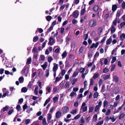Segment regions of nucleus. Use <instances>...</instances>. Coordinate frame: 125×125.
Returning <instances> with one entry per match:
<instances>
[{
	"mask_svg": "<svg viewBox=\"0 0 125 125\" xmlns=\"http://www.w3.org/2000/svg\"><path fill=\"white\" fill-rule=\"evenodd\" d=\"M19 80L20 83H22L23 82L24 78L22 77H21L19 78Z\"/></svg>",
	"mask_w": 125,
	"mask_h": 125,
	"instance_id": "obj_26",
	"label": "nucleus"
},
{
	"mask_svg": "<svg viewBox=\"0 0 125 125\" xmlns=\"http://www.w3.org/2000/svg\"><path fill=\"white\" fill-rule=\"evenodd\" d=\"M98 93L97 92H95L93 94L94 98H97L98 96Z\"/></svg>",
	"mask_w": 125,
	"mask_h": 125,
	"instance_id": "obj_25",
	"label": "nucleus"
},
{
	"mask_svg": "<svg viewBox=\"0 0 125 125\" xmlns=\"http://www.w3.org/2000/svg\"><path fill=\"white\" fill-rule=\"evenodd\" d=\"M102 31V28L101 27L99 28L98 30V33L99 34H100Z\"/></svg>",
	"mask_w": 125,
	"mask_h": 125,
	"instance_id": "obj_51",
	"label": "nucleus"
},
{
	"mask_svg": "<svg viewBox=\"0 0 125 125\" xmlns=\"http://www.w3.org/2000/svg\"><path fill=\"white\" fill-rule=\"evenodd\" d=\"M67 55V53L66 51L64 52L62 54V59L65 58Z\"/></svg>",
	"mask_w": 125,
	"mask_h": 125,
	"instance_id": "obj_15",
	"label": "nucleus"
},
{
	"mask_svg": "<svg viewBox=\"0 0 125 125\" xmlns=\"http://www.w3.org/2000/svg\"><path fill=\"white\" fill-rule=\"evenodd\" d=\"M77 78L74 79L71 82V83L72 84H74L77 81Z\"/></svg>",
	"mask_w": 125,
	"mask_h": 125,
	"instance_id": "obj_42",
	"label": "nucleus"
},
{
	"mask_svg": "<svg viewBox=\"0 0 125 125\" xmlns=\"http://www.w3.org/2000/svg\"><path fill=\"white\" fill-rule=\"evenodd\" d=\"M69 62L67 60H66L65 62V67H69Z\"/></svg>",
	"mask_w": 125,
	"mask_h": 125,
	"instance_id": "obj_41",
	"label": "nucleus"
},
{
	"mask_svg": "<svg viewBox=\"0 0 125 125\" xmlns=\"http://www.w3.org/2000/svg\"><path fill=\"white\" fill-rule=\"evenodd\" d=\"M54 42V40L52 37H50L49 39V42H48V44L52 45L53 43Z\"/></svg>",
	"mask_w": 125,
	"mask_h": 125,
	"instance_id": "obj_12",
	"label": "nucleus"
},
{
	"mask_svg": "<svg viewBox=\"0 0 125 125\" xmlns=\"http://www.w3.org/2000/svg\"><path fill=\"white\" fill-rule=\"evenodd\" d=\"M120 25L121 28H122L124 26H125V21L121 22L120 24Z\"/></svg>",
	"mask_w": 125,
	"mask_h": 125,
	"instance_id": "obj_36",
	"label": "nucleus"
},
{
	"mask_svg": "<svg viewBox=\"0 0 125 125\" xmlns=\"http://www.w3.org/2000/svg\"><path fill=\"white\" fill-rule=\"evenodd\" d=\"M32 110V108H28L27 109V111H26V112L27 113H29Z\"/></svg>",
	"mask_w": 125,
	"mask_h": 125,
	"instance_id": "obj_49",
	"label": "nucleus"
},
{
	"mask_svg": "<svg viewBox=\"0 0 125 125\" xmlns=\"http://www.w3.org/2000/svg\"><path fill=\"white\" fill-rule=\"evenodd\" d=\"M104 122V121H101L98 122L96 125H102Z\"/></svg>",
	"mask_w": 125,
	"mask_h": 125,
	"instance_id": "obj_61",
	"label": "nucleus"
},
{
	"mask_svg": "<svg viewBox=\"0 0 125 125\" xmlns=\"http://www.w3.org/2000/svg\"><path fill=\"white\" fill-rule=\"evenodd\" d=\"M47 63L46 62H45L43 64L41 65V67L44 70L46 69V68L47 66Z\"/></svg>",
	"mask_w": 125,
	"mask_h": 125,
	"instance_id": "obj_18",
	"label": "nucleus"
},
{
	"mask_svg": "<svg viewBox=\"0 0 125 125\" xmlns=\"http://www.w3.org/2000/svg\"><path fill=\"white\" fill-rule=\"evenodd\" d=\"M110 31L112 33H113L115 31L116 29L113 25H112L110 28Z\"/></svg>",
	"mask_w": 125,
	"mask_h": 125,
	"instance_id": "obj_9",
	"label": "nucleus"
},
{
	"mask_svg": "<svg viewBox=\"0 0 125 125\" xmlns=\"http://www.w3.org/2000/svg\"><path fill=\"white\" fill-rule=\"evenodd\" d=\"M52 17L50 16H48L46 17V19L48 21H50L52 19Z\"/></svg>",
	"mask_w": 125,
	"mask_h": 125,
	"instance_id": "obj_33",
	"label": "nucleus"
},
{
	"mask_svg": "<svg viewBox=\"0 0 125 125\" xmlns=\"http://www.w3.org/2000/svg\"><path fill=\"white\" fill-rule=\"evenodd\" d=\"M87 106H85L84 107H83L82 109L83 111V112H85L87 110Z\"/></svg>",
	"mask_w": 125,
	"mask_h": 125,
	"instance_id": "obj_57",
	"label": "nucleus"
},
{
	"mask_svg": "<svg viewBox=\"0 0 125 125\" xmlns=\"http://www.w3.org/2000/svg\"><path fill=\"white\" fill-rule=\"evenodd\" d=\"M85 8H84L83 9H82L81 10V16L82 15H83L84 13H85Z\"/></svg>",
	"mask_w": 125,
	"mask_h": 125,
	"instance_id": "obj_32",
	"label": "nucleus"
},
{
	"mask_svg": "<svg viewBox=\"0 0 125 125\" xmlns=\"http://www.w3.org/2000/svg\"><path fill=\"white\" fill-rule=\"evenodd\" d=\"M100 107V106H99L98 105H96L95 108V111L96 112Z\"/></svg>",
	"mask_w": 125,
	"mask_h": 125,
	"instance_id": "obj_50",
	"label": "nucleus"
},
{
	"mask_svg": "<svg viewBox=\"0 0 125 125\" xmlns=\"http://www.w3.org/2000/svg\"><path fill=\"white\" fill-rule=\"evenodd\" d=\"M31 61V57L29 58L27 60V64H29L30 63Z\"/></svg>",
	"mask_w": 125,
	"mask_h": 125,
	"instance_id": "obj_35",
	"label": "nucleus"
},
{
	"mask_svg": "<svg viewBox=\"0 0 125 125\" xmlns=\"http://www.w3.org/2000/svg\"><path fill=\"white\" fill-rule=\"evenodd\" d=\"M117 8V6L115 4L113 5L112 7V10L113 11H115L116 10Z\"/></svg>",
	"mask_w": 125,
	"mask_h": 125,
	"instance_id": "obj_16",
	"label": "nucleus"
},
{
	"mask_svg": "<svg viewBox=\"0 0 125 125\" xmlns=\"http://www.w3.org/2000/svg\"><path fill=\"white\" fill-rule=\"evenodd\" d=\"M39 37L37 36H36L33 38V41L34 42H35L37 41Z\"/></svg>",
	"mask_w": 125,
	"mask_h": 125,
	"instance_id": "obj_24",
	"label": "nucleus"
},
{
	"mask_svg": "<svg viewBox=\"0 0 125 125\" xmlns=\"http://www.w3.org/2000/svg\"><path fill=\"white\" fill-rule=\"evenodd\" d=\"M109 17V14L108 13L106 14L104 16V18L105 19H107Z\"/></svg>",
	"mask_w": 125,
	"mask_h": 125,
	"instance_id": "obj_62",
	"label": "nucleus"
},
{
	"mask_svg": "<svg viewBox=\"0 0 125 125\" xmlns=\"http://www.w3.org/2000/svg\"><path fill=\"white\" fill-rule=\"evenodd\" d=\"M28 67H25L24 69L22 70L21 73L22 74H24L26 76L27 75V74L28 72Z\"/></svg>",
	"mask_w": 125,
	"mask_h": 125,
	"instance_id": "obj_2",
	"label": "nucleus"
},
{
	"mask_svg": "<svg viewBox=\"0 0 125 125\" xmlns=\"http://www.w3.org/2000/svg\"><path fill=\"white\" fill-rule=\"evenodd\" d=\"M114 80L116 83H117L118 81V78L116 76H115L114 77Z\"/></svg>",
	"mask_w": 125,
	"mask_h": 125,
	"instance_id": "obj_29",
	"label": "nucleus"
},
{
	"mask_svg": "<svg viewBox=\"0 0 125 125\" xmlns=\"http://www.w3.org/2000/svg\"><path fill=\"white\" fill-rule=\"evenodd\" d=\"M79 72L78 71L74 72L73 75L72 77H75L78 74Z\"/></svg>",
	"mask_w": 125,
	"mask_h": 125,
	"instance_id": "obj_28",
	"label": "nucleus"
},
{
	"mask_svg": "<svg viewBox=\"0 0 125 125\" xmlns=\"http://www.w3.org/2000/svg\"><path fill=\"white\" fill-rule=\"evenodd\" d=\"M76 94L75 92H73L71 93L70 95L71 97H73V96L76 95Z\"/></svg>",
	"mask_w": 125,
	"mask_h": 125,
	"instance_id": "obj_54",
	"label": "nucleus"
},
{
	"mask_svg": "<svg viewBox=\"0 0 125 125\" xmlns=\"http://www.w3.org/2000/svg\"><path fill=\"white\" fill-rule=\"evenodd\" d=\"M117 18H116L115 20H114L113 22V26H116V22H117Z\"/></svg>",
	"mask_w": 125,
	"mask_h": 125,
	"instance_id": "obj_48",
	"label": "nucleus"
},
{
	"mask_svg": "<svg viewBox=\"0 0 125 125\" xmlns=\"http://www.w3.org/2000/svg\"><path fill=\"white\" fill-rule=\"evenodd\" d=\"M66 72L65 70L64 69L62 70L61 72V75L62 76L64 75Z\"/></svg>",
	"mask_w": 125,
	"mask_h": 125,
	"instance_id": "obj_58",
	"label": "nucleus"
},
{
	"mask_svg": "<svg viewBox=\"0 0 125 125\" xmlns=\"http://www.w3.org/2000/svg\"><path fill=\"white\" fill-rule=\"evenodd\" d=\"M77 112V110L76 109H73L70 112V113L73 115H75L76 114Z\"/></svg>",
	"mask_w": 125,
	"mask_h": 125,
	"instance_id": "obj_19",
	"label": "nucleus"
},
{
	"mask_svg": "<svg viewBox=\"0 0 125 125\" xmlns=\"http://www.w3.org/2000/svg\"><path fill=\"white\" fill-rule=\"evenodd\" d=\"M72 23L73 24H75L77 23L78 22V21L77 20L75 19H73L72 21Z\"/></svg>",
	"mask_w": 125,
	"mask_h": 125,
	"instance_id": "obj_60",
	"label": "nucleus"
},
{
	"mask_svg": "<svg viewBox=\"0 0 125 125\" xmlns=\"http://www.w3.org/2000/svg\"><path fill=\"white\" fill-rule=\"evenodd\" d=\"M79 12L78 10H76L73 13V15L74 17L75 18H77Z\"/></svg>",
	"mask_w": 125,
	"mask_h": 125,
	"instance_id": "obj_8",
	"label": "nucleus"
},
{
	"mask_svg": "<svg viewBox=\"0 0 125 125\" xmlns=\"http://www.w3.org/2000/svg\"><path fill=\"white\" fill-rule=\"evenodd\" d=\"M93 119L94 120L96 121L97 119V115L96 114H95L94 115Z\"/></svg>",
	"mask_w": 125,
	"mask_h": 125,
	"instance_id": "obj_56",
	"label": "nucleus"
},
{
	"mask_svg": "<svg viewBox=\"0 0 125 125\" xmlns=\"http://www.w3.org/2000/svg\"><path fill=\"white\" fill-rule=\"evenodd\" d=\"M109 119L111 120L112 121V122H114L116 119V118H115L113 116L112 117H110L109 118Z\"/></svg>",
	"mask_w": 125,
	"mask_h": 125,
	"instance_id": "obj_43",
	"label": "nucleus"
},
{
	"mask_svg": "<svg viewBox=\"0 0 125 125\" xmlns=\"http://www.w3.org/2000/svg\"><path fill=\"white\" fill-rule=\"evenodd\" d=\"M42 123L43 124V125H46L47 124V123L46 122V120L45 118H43L42 120Z\"/></svg>",
	"mask_w": 125,
	"mask_h": 125,
	"instance_id": "obj_59",
	"label": "nucleus"
},
{
	"mask_svg": "<svg viewBox=\"0 0 125 125\" xmlns=\"http://www.w3.org/2000/svg\"><path fill=\"white\" fill-rule=\"evenodd\" d=\"M38 86H37L35 89L34 92L36 95H37L38 94Z\"/></svg>",
	"mask_w": 125,
	"mask_h": 125,
	"instance_id": "obj_30",
	"label": "nucleus"
},
{
	"mask_svg": "<svg viewBox=\"0 0 125 125\" xmlns=\"http://www.w3.org/2000/svg\"><path fill=\"white\" fill-rule=\"evenodd\" d=\"M89 24L90 27L95 26L96 25V21L95 20H91L90 21Z\"/></svg>",
	"mask_w": 125,
	"mask_h": 125,
	"instance_id": "obj_1",
	"label": "nucleus"
},
{
	"mask_svg": "<svg viewBox=\"0 0 125 125\" xmlns=\"http://www.w3.org/2000/svg\"><path fill=\"white\" fill-rule=\"evenodd\" d=\"M109 69L106 67H105L103 70V72L104 73H106L108 72L109 71Z\"/></svg>",
	"mask_w": 125,
	"mask_h": 125,
	"instance_id": "obj_46",
	"label": "nucleus"
},
{
	"mask_svg": "<svg viewBox=\"0 0 125 125\" xmlns=\"http://www.w3.org/2000/svg\"><path fill=\"white\" fill-rule=\"evenodd\" d=\"M53 58L51 56L48 57V61L49 62H51Z\"/></svg>",
	"mask_w": 125,
	"mask_h": 125,
	"instance_id": "obj_53",
	"label": "nucleus"
},
{
	"mask_svg": "<svg viewBox=\"0 0 125 125\" xmlns=\"http://www.w3.org/2000/svg\"><path fill=\"white\" fill-rule=\"evenodd\" d=\"M110 75H106L103 76V78L104 80L109 79L110 78Z\"/></svg>",
	"mask_w": 125,
	"mask_h": 125,
	"instance_id": "obj_27",
	"label": "nucleus"
},
{
	"mask_svg": "<svg viewBox=\"0 0 125 125\" xmlns=\"http://www.w3.org/2000/svg\"><path fill=\"white\" fill-rule=\"evenodd\" d=\"M46 90L47 91L46 93V94H47L48 93H50L51 91V88L49 86H47L46 88Z\"/></svg>",
	"mask_w": 125,
	"mask_h": 125,
	"instance_id": "obj_17",
	"label": "nucleus"
},
{
	"mask_svg": "<svg viewBox=\"0 0 125 125\" xmlns=\"http://www.w3.org/2000/svg\"><path fill=\"white\" fill-rule=\"evenodd\" d=\"M76 44L75 43H72L71 44V47L72 48L74 49L75 47Z\"/></svg>",
	"mask_w": 125,
	"mask_h": 125,
	"instance_id": "obj_63",
	"label": "nucleus"
},
{
	"mask_svg": "<svg viewBox=\"0 0 125 125\" xmlns=\"http://www.w3.org/2000/svg\"><path fill=\"white\" fill-rule=\"evenodd\" d=\"M55 109V108L54 107H52L51 108L50 110L49 111V113H52L53 112Z\"/></svg>",
	"mask_w": 125,
	"mask_h": 125,
	"instance_id": "obj_64",
	"label": "nucleus"
},
{
	"mask_svg": "<svg viewBox=\"0 0 125 125\" xmlns=\"http://www.w3.org/2000/svg\"><path fill=\"white\" fill-rule=\"evenodd\" d=\"M121 15V12L120 10H118L117 12L116 15V17H119Z\"/></svg>",
	"mask_w": 125,
	"mask_h": 125,
	"instance_id": "obj_45",
	"label": "nucleus"
},
{
	"mask_svg": "<svg viewBox=\"0 0 125 125\" xmlns=\"http://www.w3.org/2000/svg\"><path fill=\"white\" fill-rule=\"evenodd\" d=\"M53 66L52 69V71L53 72H56L58 69V65L55 63H53Z\"/></svg>",
	"mask_w": 125,
	"mask_h": 125,
	"instance_id": "obj_6",
	"label": "nucleus"
},
{
	"mask_svg": "<svg viewBox=\"0 0 125 125\" xmlns=\"http://www.w3.org/2000/svg\"><path fill=\"white\" fill-rule=\"evenodd\" d=\"M8 108V106H6L5 107L3 108L0 111V113L1 115H1L3 114V113L5 111H7Z\"/></svg>",
	"mask_w": 125,
	"mask_h": 125,
	"instance_id": "obj_3",
	"label": "nucleus"
},
{
	"mask_svg": "<svg viewBox=\"0 0 125 125\" xmlns=\"http://www.w3.org/2000/svg\"><path fill=\"white\" fill-rule=\"evenodd\" d=\"M112 41V39L111 38H109L106 41V44H110Z\"/></svg>",
	"mask_w": 125,
	"mask_h": 125,
	"instance_id": "obj_21",
	"label": "nucleus"
},
{
	"mask_svg": "<svg viewBox=\"0 0 125 125\" xmlns=\"http://www.w3.org/2000/svg\"><path fill=\"white\" fill-rule=\"evenodd\" d=\"M94 80L93 78H91L90 79V85H93L94 84Z\"/></svg>",
	"mask_w": 125,
	"mask_h": 125,
	"instance_id": "obj_31",
	"label": "nucleus"
},
{
	"mask_svg": "<svg viewBox=\"0 0 125 125\" xmlns=\"http://www.w3.org/2000/svg\"><path fill=\"white\" fill-rule=\"evenodd\" d=\"M111 110L110 109H108L107 110V111L105 115H109L110 113Z\"/></svg>",
	"mask_w": 125,
	"mask_h": 125,
	"instance_id": "obj_52",
	"label": "nucleus"
},
{
	"mask_svg": "<svg viewBox=\"0 0 125 125\" xmlns=\"http://www.w3.org/2000/svg\"><path fill=\"white\" fill-rule=\"evenodd\" d=\"M65 6V4H64L63 5H62L60 7V10L61 11L63 10Z\"/></svg>",
	"mask_w": 125,
	"mask_h": 125,
	"instance_id": "obj_40",
	"label": "nucleus"
},
{
	"mask_svg": "<svg viewBox=\"0 0 125 125\" xmlns=\"http://www.w3.org/2000/svg\"><path fill=\"white\" fill-rule=\"evenodd\" d=\"M30 120L29 119H26L25 121V123L26 125L30 123Z\"/></svg>",
	"mask_w": 125,
	"mask_h": 125,
	"instance_id": "obj_55",
	"label": "nucleus"
},
{
	"mask_svg": "<svg viewBox=\"0 0 125 125\" xmlns=\"http://www.w3.org/2000/svg\"><path fill=\"white\" fill-rule=\"evenodd\" d=\"M62 116V112L60 110L57 111L55 114V117L57 118H59Z\"/></svg>",
	"mask_w": 125,
	"mask_h": 125,
	"instance_id": "obj_4",
	"label": "nucleus"
},
{
	"mask_svg": "<svg viewBox=\"0 0 125 125\" xmlns=\"http://www.w3.org/2000/svg\"><path fill=\"white\" fill-rule=\"evenodd\" d=\"M98 9L99 7L97 5H94L93 8V9L95 12H96L98 11Z\"/></svg>",
	"mask_w": 125,
	"mask_h": 125,
	"instance_id": "obj_20",
	"label": "nucleus"
},
{
	"mask_svg": "<svg viewBox=\"0 0 125 125\" xmlns=\"http://www.w3.org/2000/svg\"><path fill=\"white\" fill-rule=\"evenodd\" d=\"M99 44V42H96L95 44V43H93L90 46V48L92 49L94 47L95 48H96L97 47Z\"/></svg>",
	"mask_w": 125,
	"mask_h": 125,
	"instance_id": "obj_5",
	"label": "nucleus"
},
{
	"mask_svg": "<svg viewBox=\"0 0 125 125\" xmlns=\"http://www.w3.org/2000/svg\"><path fill=\"white\" fill-rule=\"evenodd\" d=\"M27 89L25 87H23L21 89V90L22 92L25 93L27 91Z\"/></svg>",
	"mask_w": 125,
	"mask_h": 125,
	"instance_id": "obj_38",
	"label": "nucleus"
},
{
	"mask_svg": "<svg viewBox=\"0 0 125 125\" xmlns=\"http://www.w3.org/2000/svg\"><path fill=\"white\" fill-rule=\"evenodd\" d=\"M16 109L18 112L20 111L21 110V106L19 105H17L16 107Z\"/></svg>",
	"mask_w": 125,
	"mask_h": 125,
	"instance_id": "obj_37",
	"label": "nucleus"
},
{
	"mask_svg": "<svg viewBox=\"0 0 125 125\" xmlns=\"http://www.w3.org/2000/svg\"><path fill=\"white\" fill-rule=\"evenodd\" d=\"M59 63L60 69L61 70H62L63 68L64 65L63 64L62 62L61 61H59Z\"/></svg>",
	"mask_w": 125,
	"mask_h": 125,
	"instance_id": "obj_14",
	"label": "nucleus"
},
{
	"mask_svg": "<svg viewBox=\"0 0 125 125\" xmlns=\"http://www.w3.org/2000/svg\"><path fill=\"white\" fill-rule=\"evenodd\" d=\"M69 83L68 82H66L65 85L64 87L66 89H67L69 87Z\"/></svg>",
	"mask_w": 125,
	"mask_h": 125,
	"instance_id": "obj_39",
	"label": "nucleus"
},
{
	"mask_svg": "<svg viewBox=\"0 0 125 125\" xmlns=\"http://www.w3.org/2000/svg\"><path fill=\"white\" fill-rule=\"evenodd\" d=\"M108 104V102L106 101L105 100L104 102L103 106L105 107Z\"/></svg>",
	"mask_w": 125,
	"mask_h": 125,
	"instance_id": "obj_47",
	"label": "nucleus"
},
{
	"mask_svg": "<svg viewBox=\"0 0 125 125\" xmlns=\"http://www.w3.org/2000/svg\"><path fill=\"white\" fill-rule=\"evenodd\" d=\"M59 96L58 94L56 95V96L54 97L53 98V101L54 103H55L56 101H57L58 99Z\"/></svg>",
	"mask_w": 125,
	"mask_h": 125,
	"instance_id": "obj_10",
	"label": "nucleus"
},
{
	"mask_svg": "<svg viewBox=\"0 0 125 125\" xmlns=\"http://www.w3.org/2000/svg\"><path fill=\"white\" fill-rule=\"evenodd\" d=\"M99 75V74L98 73H95L94 75H93V77L92 78H93V79H95L98 77Z\"/></svg>",
	"mask_w": 125,
	"mask_h": 125,
	"instance_id": "obj_23",
	"label": "nucleus"
},
{
	"mask_svg": "<svg viewBox=\"0 0 125 125\" xmlns=\"http://www.w3.org/2000/svg\"><path fill=\"white\" fill-rule=\"evenodd\" d=\"M69 111V108L67 106H65L64 107L62 111L63 114H65L67 113Z\"/></svg>",
	"mask_w": 125,
	"mask_h": 125,
	"instance_id": "obj_7",
	"label": "nucleus"
},
{
	"mask_svg": "<svg viewBox=\"0 0 125 125\" xmlns=\"http://www.w3.org/2000/svg\"><path fill=\"white\" fill-rule=\"evenodd\" d=\"M52 117V114L49 113L47 114V119L48 120H50Z\"/></svg>",
	"mask_w": 125,
	"mask_h": 125,
	"instance_id": "obj_22",
	"label": "nucleus"
},
{
	"mask_svg": "<svg viewBox=\"0 0 125 125\" xmlns=\"http://www.w3.org/2000/svg\"><path fill=\"white\" fill-rule=\"evenodd\" d=\"M125 114L123 113H121L119 116V119H121L122 118H123L124 117V116H125Z\"/></svg>",
	"mask_w": 125,
	"mask_h": 125,
	"instance_id": "obj_34",
	"label": "nucleus"
},
{
	"mask_svg": "<svg viewBox=\"0 0 125 125\" xmlns=\"http://www.w3.org/2000/svg\"><path fill=\"white\" fill-rule=\"evenodd\" d=\"M120 40L123 41L125 38V34L123 33L121 34L120 36Z\"/></svg>",
	"mask_w": 125,
	"mask_h": 125,
	"instance_id": "obj_13",
	"label": "nucleus"
},
{
	"mask_svg": "<svg viewBox=\"0 0 125 125\" xmlns=\"http://www.w3.org/2000/svg\"><path fill=\"white\" fill-rule=\"evenodd\" d=\"M49 69H47L46 70V71H45V73H46V75L47 77L49 75Z\"/></svg>",
	"mask_w": 125,
	"mask_h": 125,
	"instance_id": "obj_44",
	"label": "nucleus"
},
{
	"mask_svg": "<svg viewBox=\"0 0 125 125\" xmlns=\"http://www.w3.org/2000/svg\"><path fill=\"white\" fill-rule=\"evenodd\" d=\"M9 93V92L8 91H6L5 93H4L3 94L2 96V97L3 98L5 97L6 96H11V94H8Z\"/></svg>",
	"mask_w": 125,
	"mask_h": 125,
	"instance_id": "obj_11",
	"label": "nucleus"
}]
</instances>
